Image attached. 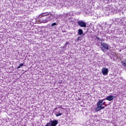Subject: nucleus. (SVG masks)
I'll list each match as a JSON object with an SVG mask.
<instances>
[{
    "label": "nucleus",
    "instance_id": "f257e3e1",
    "mask_svg": "<svg viewBox=\"0 0 126 126\" xmlns=\"http://www.w3.org/2000/svg\"><path fill=\"white\" fill-rule=\"evenodd\" d=\"M52 18V14L48 12H42L38 16V21H40L41 23H47L51 20Z\"/></svg>",
    "mask_w": 126,
    "mask_h": 126
},
{
    "label": "nucleus",
    "instance_id": "f03ea898",
    "mask_svg": "<svg viewBox=\"0 0 126 126\" xmlns=\"http://www.w3.org/2000/svg\"><path fill=\"white\" fill-rule=\"evenodd\" d=\"M101 49L103 52H106L109 50V46L106 43H101Z\"/></svg>",
    "mask_w": 126,
    "mask_h": 126
},
{
    "label": "nucleus",
    "instance_id": "7ed1b4c3",
    "mask_svg": "<svg viewBox=\"0 0 126 126\" xmlns=\"http://www.w3.org/2000/svg\"><path fill=\"white\" fill-rule=\"evenodd\" d=\"M105 100H106V98L98 100L96 104L97 107H101V106H103V105H105L106 102L104 101Z\"/></svg>",
    "mask_w": 126,
    "mask_h": 126
},
{
    "label": "nucleus",
    "instance_id": "20e7f679",
    "mask_svg": "<svg viewBox=\"0 0 126 126\" xmlns=\"http://www.w3.org/2000/svg\"><path fill=\"white\" fill-rule=\"evenodd\" d=\"M78 25L80 26V27H83L85 28L86 27V23L84 22L83 21H80L77 22Z\"/></svg>",
    "mask_w": 126,
    "mask_h": 126
},
{
    "label": "nucleus",
    "instance_id": "39448f33",
    "mask_svg": "<svg viewBox=\"0 0 126 126\" xmlns=\"http://www.w3.org/2000/svg\"><path fill=\"white\" fill-rule=\"evenodd\" d=\"M101 71L103 75H107L109 72V70H108L107 68H103Z\"/></svg>",
    "mask_w": 126,
    "mask_h": 126
},
{
    "label": "nucleus",
    "instance_id": "423d86ee",
    "mask_svg": "<svg viewBox=\"0 0 126 126\" xmlns=\"http://www.w3.org/2000/svg\"><path fill=\"white\" fill-rule=\"evenodd\" d=\"M106 99L107 100V101H112V100H114V99H115V96L110 95L107 96Z\"/></svg>",
    "mask_w": 126,
    "mask_h": 126
},
{
    "label": "nucleus",
    "instance_id": "0eeeda50",
    "mask_svg": "<svg viewBox=\"0 0 126 126\" xmlns=\"http://www.w3.org/2000/svg\"><path fill=\"white\" fill-rule=\"evenodd\" d=\"M51 126H56L58 125V120H53L51 121Z\"/></svg>",
    "mask_w": 126,
    "mask_h": 126
},
{
    "label": "nucleus",
    "instance_id": "6e6552de",
    "mask_svg": "<svg viewBox=\"0 0 126 126\" xmlns=\"http://www.w3.org/2000/svg\"><path fill=\"white\" fill-rule=\"evenodd\" d=\"M78 34L79 35H82L83 34V31L82 29H79L78 32Z\"/></svg>",
    "mask_w": 126,
    "mask_h": 126
},
{
    "label": "nucleus",
    "instance_id": "1a4fd4ad",
    "mask_svg": "<svg viewBox=\"0 0 126 126\" xmlns=\"http://www.w3.org/2000/svg\"><path fill=\"white\" fill-rule=\"evenodd\" d=\"M62 109V110H64V108L63 107H56L55 108H54V110L56 111V110H58V109Z\"/></svg>",
    "mask_w": 126,
    "mask_h": 126
},
{
    "label": "nucleus",
    "instance_id": "9d476101",
    "mask_svg": "<svg viewBox=\"0 0 126 126\" xmlns=\"http://www.w3.org/2000/svg\"><path fill=\"white\" fill-rule=\"evenodd\" d=\"M95 112H99V111H101V109L100 107H98V106H97V107L95 109Z\"/></svg>",
    "mask_w": 126,
    "mask_h": 126
},
{
    "label": "nucleus",
    "instance_id": "9b49d317",
    "mask_svg": "<svg viewBox=\"0 0 126 126\" xmlns=\"http://www.w3.org/2000/svg\"><path fill=\"white\" fill-rule=\"evenodd\" d=\"M122 65H123V66H125V67H126V62L122 61Z\"/></svg>",
    "mask_w": 126,
    "mask_h": 126
},
{
    "label": "nucleus",
    "instance_id": "f8f14e48",
    "mask_svg": "<svg viewBox=\"0 0 126 126\" xmlns=\"http://www.w3.org/2000/svg\"><path fill=\"white\" fill-rule=\"evenodd\" d=\"M24 64L21 63L18 67H17V69L20 68L21 66H23Z\"/></svg>",
    "mask_w": 126,
    "mask_h": 126
},
{
    "label": "nucleus",
    "instance_id": "ddd939ff",
    "mask_svg": "<svg viewBox=\"0 0 126 126\" xmlns=\"http://www.w3.org/2000/svg\"><path fill=\"white\" fill-rule=\"evenodd\" d=\"M56 117H60V116H62L63 115V113H59L58 114H55Z\"/></svg>",
    "mask_w": 126,
    "mask_h": 126
},
{
    "label": "nucleus",
    "instance_id": "4468645a",
    "mask_svg": "<svg viewBox=\"0 0 126 126\" xmlns=\"http://www.w3.org/2000/svg\"><path fill=\"white\" fill-rule=\"evenodd\" d=\"M98 107L100 108V110H104V109H105V106H98Z\"/></svg>",
    "mask_w": 126,
    "mask_h": 126
},
{
    "label": "nucleus",
    "instance_id": "2eb2a0df",
    "mask_svg": "<svg viewBox=\"0 0 126 126\" xmlns=\"http://www.w3.org/2000/svg\"><path fill=\"white\" fill-rule=\"evenodd\" d=\"M56 25H57V23H54L51 24V27H54V26H56Z\"/></svg>",
    "mask_w": 126,
    "mask_h": 126
},
{
    "label": "nucleus",
    "instance_id": "dca6fc26",
    "mask_svg": "<svg viewBox=\"0 0 126 126\" xmlns=\"http://www.w3.org/2000/svg\"><path fill=\"white\" fill-rule=\"evenodd\" d=\"M45 126H52V124H51V122L46 124Z\"/></svg>",
    "mask_w": 126,
    "mask_h": 126
},
{
    "label": "nucleus",
    "instance_id": "f3484780",
    "mask_svg": "<svg viewBox=\"0 0 126 126\" xmlns=\"http://www.w3.org/2000/svg\"><path fill=\"white\" fill-rule=\"evenodd\" d=\"M55 111V112L57 113V114H59V113L61 112L60 110L57 109Z\"/></svg>",
    "mask_w": 126,
    "mask_h": 126
},
{
    "label": "nucleus",
    "instance_id": "a211bd4d",
    "mask_svg": "<svg viewBox=\"0 0 126 126\" xmlns=\"http://www.w3.org/2000/svg\"><path fill=\"white\" fill-rule=\"evenodd\" d=\"M96 39H97L98 41H101V39H100V38L97 37V36H96Z\"/></svg>",
    "mask_w": 126,
    "mask_h": 126
},
{
    "label": "nucleus",
    "instance_id": "6ab92c4d",
    "mask_svg": "<svg viewBox=\"0 0 126 126\" xmlns=\"http://www.w3.org/2000/svg\"><path fill=\"white\" fill-rule=\"evenodd\" d=\"M66 43H67V44H68V42H66Z\"/></svg>",
    "mask_w": 126,
    "mask_h": 126
}]
</instances>
